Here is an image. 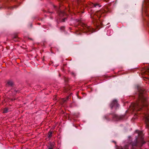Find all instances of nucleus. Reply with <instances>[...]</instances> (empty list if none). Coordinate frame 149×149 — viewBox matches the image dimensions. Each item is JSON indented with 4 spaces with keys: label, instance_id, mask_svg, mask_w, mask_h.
<instances>
[{
    "label": "nucleus",
    "instance_id": "nucleus-1",
    "mask_svg": "<svg viewBox=\"0 0 149 149\" xmlns=\"http://www.w3.org/2000/svg\"><path fill=\"white\" fill-rule=\"evenodd\" d=\"M138 92L135 97L137 100L135 103L132 104L130 107V110L134 112H138V113H140V111L143 110V107L147 106V101L146 95V91L142 87H137Z\"/></svg>",
    "mask_w": 149,
    "mask_h": 149
},
{
    "label": "nucleus",
    "instance_id": "nucleus-2",
    "mask_svg": "<svg viewBox=\"0 0 149 149\" xmlns=\"http://www.w3.org/2000/svg\"><path fill=\"white\" fill-rule=\"evenodd\" d=\"M77 1L73 2L71 4L72 8L74 9L77 11V13H84V9L85 7L87 6L86 4H84V0H75Z\"/></svg>",
    "mask_w": 149,
    "mask_h": 149
},
{
    "label": "nucleus",
    "instance_id": "nucleus-3",
    "mask_svg": "<svg viewBox=\"0 0 149 149\" xmlns=\"http://www.w3.org/2000/svg\"><path fill=\"white\" fill-rule=\"evenodd\" d=\"M142 15L149 16V0H144L142 4Z\"/></svg>",
    "mask_w": 149,
    "mask_h": 149
},
{
    "label": "nucleus",
    "instance_id": "nucleus-4",
    "mask_svg": "<svg viewBox=\"0 0 149 149\" xmlns=\"http://www.w3.org/2000/svg\"><path fill=\"white\" fill-rule=\"evenodd\" d=\"M136 132L138 134V137H136V142L135 143H134V144H137L139 142V139L140 141L142 144L144 143L145 142L143 140V136L144 135L143 132L141 131H139L137 130L136 131Z\"/></svg>",
    "mask_w": 149,
    "mask_h": 149
},
{
    "label": "nucleus",
    "instance_id": "nucleus-5",
    "mask_svg": "<svg viewBox=\"0 0 149 149\" xmlns=\"http://www.w3.org/2000/svg\"><path fill=\"white\" fill-rule=\"evenodd\" d=\"M148 113L149 111H148L147 113H144L143 119L145 122L146 127L148 130L149 133V115L148 114Z\"/></svg>",
    "mask_w": 149,
    "mask_h": 149
},
{
    "label": "nucleus",
    "instance_id": "nucleus-6",
    "mask_svg": "<svg viewBox=\"0 0 149 149\" xmlns=\"http://www.w3.org/2000/svg\"><path fill=\"white\" fill-rule=\"evenodd\" d=\"M82 27L84 29V32L89 33V34L92 33L94 31L93 29L89 26H88L86 24H82Z\"/></svg>",
    "mask_w": 149,
    "mask_h": 149
},
{
    "label": "nucleus",
    "instance_id": "nucleus-7",
    "mask_svg": "<svg viewBox=\"0 0 149 149\" xmlns=\"http://www.w3.org/2000/svg\"><path fill=\"white\" fill-rule=\"evenodd\" d=\"M54 7L57 11L59 16L61 17H62L65 15H66L67 14L66 13L65 11H62L60 8L57 7L55 6H54Z\"/></svg>",
    "mask_w": 149,
    "mask_h": 149
},
{
    "label": "nucleus",
    "instance_id": "nucleus-8",
    "mask_svg": "<svg viewBox=\"0 0 149 149\" xmlns=\"http://www.w3.org/2000/svg\"><path fill=\"white\" fill-rule=\"evenodd\" d=\"M107 12V10H99L96 12L95 13V15L97 16L99 18H100L101 17L105 16V14L104 13Z\"/></svg>",
    "mask_w": 149,
    "mask_h": 149
},
{
    "label": "nucleus",
    "instance_id": "nucleus-9",
    "mask_svg": "<svg viewBox=\"0 0 149 149\" xmlns=\"http://www.w3.org/2000/svg\"><path fill=\"white\" fill-rule=\"evenodd\" d=\"M119 106V105L118 103L117 100L116 99H114L112 101L110 105L111 109L114 107L116 109L118 108Z\"/></svg>",
    "mask_w": 149,
    "mask_h": 149
},
{
    "label": "nucleus",
    "instance_id": "nucleus-10",
    "mask_svg": "<svg viewBox=\"0 0 149 149\" xmlns=\"http://www.w3.org/2000/svg\"><path fill=\"white\" fill-rule=\"evenodd\" d=\"M112 117L114 120H121L124 117L123 116H119L115 113L112 114Z\"/></svg>",
    "mask_w": 149,
    "mask_h": 149
},
{
    "label": "nucleus",
    "instance_id": "nucleus-11",
    "mask_svg": "<svg viewBox=\"0 0 149 149\" xmlns=\"http://www.w3.org/2000/svg\"><path fill=\"white\" fill-rule=\"evenodd\" d=\"M88 5L89 6V7L91 8L93 7H96V6H99L100 7L101 6H100V5L98 3H93L91 2H89L88 3Z\"/></svg>",
    "mask_w": 149,
    "mask_h": 149
},
{
    "label": "nucleus",
    "instance_id": "nucleus-12",
    "mask_svg": "<svg viewBox=\"0 0 149 149\" xmlns=\"http://www.w3.org/2000/svg\"><path fill=\"white\" fill-rule=\"evenodd\" d=\"M13 84V82L11 81H9L7 82L6 85L8 86H12Z\"/></svg>",
    "mask_w": 149,
    "mask_h": 149
},
{
    "label": "nucleus",
    "instance_id": "nucleus-13",
    "mask_svg": "<svg viewBox=\"0 0 149 149\" xmlns=\"http://www.w3.org/2000/svg\"><path fill=\"white\" fill-rule=\"evenodd\" d=\"M69 97L68 96V97H67L66 98V99H62L61 100V102L62 103H63L67 101V100L68 99Z\"/></svg>",
    "mask_w": 149,
    "mask_h": 149
},
{
    "label": "nucleus",
    "instance_id": "nucleus-14",
    "mask_svg": "<svg viewBox=\"0 0 149 149\" xmlns=\"http://www.w3.org/2000/svg\"><path fill=\"white\" fill-rule=\"evenodd\" d=\"M52 132L50 131L48 133V137L50 138L52 136Z\"/></svg>",
    "mask_w": 149,
    "mask_h": 149
},
{
    "label": "nucleus",
    "instance_id": "nucleus-15",
    "mask_svg": "<svg viewBox=\"0 0 149 149\" xmlns=\"http://www.w3.org/2000/svg\"><path fill=\"white\" fill-rule=\"evenodd\" d=\"M8 111V109L7 108H5L3 109V113H6Z\"/></svg>",
    "mask_w": 149,
    "mask_h": 149
},
{
    "label": "nucleus",
    "instance_id": "nucleus-16",
    "mask_svg": "<svg viewBox=\"0 0 149 149\" xmlns=\"http://www.w3.org/2000/svg\"><path fill=\"white\" fill-rule=\"evenodd\" d=\"M54 143H50L49 144V145L48 146V147H49L50 148H52L54 147Z\"/></svg>",
    "mask_w": 149,
    "mask_h": 149
},
{
    "label": "nucleus",
    "instance_id": "nucleus-17",
    "mask_svg": "<svg viewBox=\"0 0 149 149\" xmlns=\"http://www.w3.org/2000/svg\"><path fill=\"white\" fill-rule=\"evenodd\" d=\"M67 19L66 17H64L63 19H62L61 21V22H64L65 21V20Z\"/></svg>",
    "mask_w": 149,
    "mask_h": 149
},
{
    "label": "nucleus",
    "instance_id": "nucleus-18",
    "mask_svg": "<svg viewBox=\"0 0 149 149\" xmlns=\"http://www.w3.org/2000/svg\"><path fill=\"white\" fill-rule=\"evenodd\" d=\"M104 118L105 119L108 120H110V119L108 118L107 117V116H104Z\"/></svg>",
    "mask_w": 149,
    "mask_h": 149
},
{
    "label": "nucleus",
    "instance_id": "nucleus-19",
    "mask_svg": "<svg viewBox=\"0 0 149 149\" xmlns=\"http://www.w3.org/2000/svg\"><path fill=\"white\" fill-rule=\"evenodd\" d=\"M65 29V27L64 26H61V28H60V29L61 30V31H63Z\"/></svg>",
    "mask_w": 149,
    "mask_h": 149
},
{
    "label": "nucleus",
    "instance_id": "nucleus-20",
    "mask_svg": "<svg viewBox=\"0 0 149 149\" xmlns=\"http://www.w3.org/2000/svg\"><path fill=\"white\" fill-rule=\"evenodd\" d=\"M93 15L92 14H91V17L92 19H93V21H94V19H95V18H94V17H93Z\"/></svg>",
    "mask_w": 149,
    "mask_h": 149
},
{
    "label": "nucleus",
    "instance_id": "nucleus-21",
    "mask_svg": "<svg viewBox=\"0 0 149 149\" xmlns=\"http://www.w3.org/2000/svg\"><path fill=\"white\" fill-rule=\"evenodd\" d=\"M93 22V24H94V25H95V22H96V19H94V21H92Z\"/></svg>",
    "mask_w": 149,
    "mask_h": 149
},
{
    "label": "nucleus",
    "instance_id": "nucleus-22",
    "mask_svg": "<svg viewBox=\"0 0 149 149\" xmlns=\"http://www.w3.org/2000/svg\"><path fill=\"white\" fill-rule=\"evenodd\" d=\"M70 8H68L67 9H66V10H67L69 12H70Z\"/></svg>",
    "mask_w": 149,
    "mask_h": 149
},
{
    "label": "nucleus",
    "instance_id": "nucleus-23",
    "mask_svg": "<svg viewBox=\"0 0 149 149\" xmlns=\"http://www.w3.org/2000/svg\"><path fill=\"white\" fill-rule=\"evenodd\" d=\"M66 0H59V1H60V2H62V1H65V2H66Z\"/></svg>",
    "mask_w": 149,
    "mask_h": 149
},
{
    "label": "nucleus",
    "instance_id": "nucleus-24",
    "mask_svg": "<svg viewBox=\"0 0 149 149\" xmlns=\"http://www.w3.org/2000/svg\"><path fill=\"white\" fill-rule=\"evenodd\" d=\"M48 149H53V148H50L49 147H48Z\"/></svg>",
    "mask_w": 149,
    "mask_h": 149
},
{
    "label": "nucleus",
    "instance_id": "nucleus-25",
    "mask_svg": "<svg viewBox=\"0 0 149 149\" xmlns=\"http://www.w3.org/2000/svg\"><path fill=\"white\" fill-rule=\"evenodd\" d=\"M149 72V69H147L146 70V72Z\"/></svg>",
    "mask_w": 149,
    "mask_h": 149
},
{
    "label": "nucleus",
    "instance_id": "nucleus-26",
    "mask_svg": "<svg viewBox=\"0 0 149 149\" xmlns=\"http://www.w3.org/2000/svg\"><path fill=\"white\" fill-rule=\"evenodd\" d=\"M107 12H111L109 10L108 8H107Z\"/></svg>",
    "mask_w": 149,
    "mask_h": 149
},
{
    "label": "nucleus",
    "instance_id": "nucleus-27",
    "mask_svg": "<svg viewBox=\"0 0 149 149\" xmlns=\"http://www.w3.org/2000/svg\"><path fill=\"white\" fill-rule=\"evenodd\" d=\"M48 12H49V13H53V12H50L49 11H48Z\"/></svg>",
    "mask_w": 149,
    "mask_h": 149
},
{
    "label": "nucleus",
    "instance_id": "nucleus-28",
    "mask_svg": "<svg viewBox=\"0 0 149 149\" xmlns=\"http://www.w3.org/2000/svg\"><path fill=\"white\" fill-rule=\"evenodd\" d=\"M72 75H74V73L73 72H72Z\"/></svg>",
    "mask_w": 149,
    "mask_h": 149
},
{
    "label": "nucleus",
    "instance_id": "nucleus-29",
    "mask_svg": "<svg viewBox=\"0 0 149 149\" xmlns=\"http://www.w3.org/2000/svg\"><path fill=\"white\" fill-rule=\"evenodd\" d=\"M30 26L31 28L32 27V24H30Z\"/></svg>",
    "mask_w": 149,
    "mask_h": 149
},
{
    "label": "nucleus",
    "instance_id": "nucleus-30",
    "mask_svg": "<svg viewBox=\"0 0 149 149\" xmlns=\"http://www.w3.org/2000/svg\"><path fill=\"white\" fill-rule=\"evenodd\" d=\"M68 6H69V7H70V6H71V5H68Z\"/></svg>",
    "mask_w": 149,
    "mask_h": 149
},
{
    "label": "nucleus",
    "instance_id": "nucleus-31",
    "mask_svg": "<svg viewBox=\"0 0 149 149\" xmlns=\"http://www.w3.org/2000/svg\"><path fill=\"white\" fill-rule=\"evenodd\" d=\"M17 37V36H16L15 37V38H16Z\"/></svg>",
    "mask_w": 149,
    "mask_h": 149
},
{
    "label": "nucleus",
    "instance_id": "nucleus-32",
    "mask_svg": "<svg viewBox=\"0 0 149 149\" xmlns=\"http://www.w3.org/2000/svg\"><path fill=\"white\" fill-rule=\"evenodd\" d=\"M28 39H29H29H30L31 40V38H28Z\"/></svg>",
    "mask_w": 149,
    "mask_h": 149
},
{
    "label": "nucleus",
    "instance_id": "nucleus-33",
    "mask_svg": "<svg viewBox=\"0 0 149 149\" xmlns=\"http://www.w3.org/2000/svg\"><path fill=\"white\" fill-rule=\"evenodd\" d=\"M113 142H114V143H116V142H115L114 141H113Z\"/></svg>",
    "mask_w": 149,
    "mask_h": 149
}]
</instances>
